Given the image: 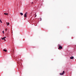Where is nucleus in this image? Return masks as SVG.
Segmentation results:
<instances>
[{"mask_svg":"<svg viewBox=\"0 0 76 76\" xmlns=\"http://www.w3.org/2000/svg\"><path fill=\"white\" fill-rule=\"evenodd\" d=\"M70 58L71 59H73V58H74V57H73V56H72Z\"/></svg>","mask_w":76,"mask_h":76,"instance_id":"nucleus-6","label":"nucleus"},{"mask_svg":"<svg viewBox=\"0 0 76 76\" xmlns=\"http://www.w3.org/2000/svg\"><path fill=\"white\" fill-rule=\"evenodd\" d=\"M33 2H32L31 3V4H33Z\"/></svg>","mask_w":76,"mask_h":76,"instance_id":"nucleus-15","label":"nucleus"},{"mask_svg":"<svg viewBox=\"0 0 76 76\" xmlns=\"http://www.w3.org/2000/svg\"><path fill=\"white\" fill-rule=\"evenodd\" d=\"M64 73V71H63V72L62 73H60V75H63Z\"/></svg>","mask_w":76,"mask_h":76,"instance_id":"nucleus-4","label":"nucleus"},{"mask_svg":"<svg viewBox=\"0 0 76 76\" xmlns=\"http://www.w3.org/2000/svg\"><path fill=\"white\" fill-rule=\"evenodd\" d=\"M6 38V37H4L2 38L1 39L2 40L4 39V41H6V39H5V38Z\"/></svg>","mask_w":76,"mask_h":76,"instance_id":"nucleus-3","label":"nucleus"},{"mask_svg":"<svg viewBox=\"0 0 76 76\" xmlns=\"http://www.w3.org/2000/svg\"><path fill=\"white\" fill-rule=\"evenodd\" d=\"M36 16H37V15H36V16H35V17H36Z\"/></svg>","mask_w":76,"mask_h":76,"instance_id":"nucleus-16","label":"nucleus"},{"mask_svg":"<svg viewBox=\"0 0 76 76\" xmlns=\"http://www.w3.org/2000/svg\"><path fill=\"white\" fill-rule=\"evenodd\" d=\"M5 32H7V28H5Z\"/></svg>","mask_w":76,"mask_h":76,"instance_id":"nucleus-8","label":"nucleus"},{"mask_svg":"<svg viewBox=\"0 0 76 76\" xmlns=\"http://www.w3.org/2000/svg\"><path fill=\"white\" fill-rule=\"evenodd\" d=\"M4 51H5V52H7V50H5V49H4L3 50Z\"/></svg>","mask_w":76,"mask_h":76,"instance_id":"nucleus-9","label":"nucleus"},{"mask_svg":"<svg viewBox=\"0 0 76 76\" xmlns=\"http://www.w3.org/2000/svg\"><path fill=\"white\" fill-rule=\"evenodd\" d=\"M0 22H1V23H2V22L1 21V20L0 19Z\"/></svg>","mask_w":76,"mask_h":76,"instance_id":"nucleus-12","label":"nucleus"},{"mask_svg":"<svg viewBox=\"0 0 76 76\" xmlns=\"http://www.w3.org/2000/svg\"><path fill=\"white\" fill-rule=\"evenodd\" d=\"M41 20H42V19H41V18H40V21H41Z\"/></svg>","mask_w":76,"mask_h":76,"instance_id":"nucleus-14","label":"nucleus"},{"mask_svg":"<svg viewBox=\"0 0 76 76\" xmlns=\"http://www.w3.org/2000/svg\"><path fill=\"white\" fill-rule=\"evenodd\" d=\"M2 33L4 34V31H2Z\"/></svg>","mask_w":76,"mask_h":76,"instance_id":"nucleus-11","label":"nucleus"},{"mask_svg":"<svg viewBox=\"0 0 76 76\" xmlns=\"http://www.w3.org/2000/svg\"><path fill=\"white\" fill-rule=\"evenodd\" d=\"M74 48H75V49H76V46L75 47H74Z\"/></svg>","mask_w":76,"mask_h":76,"instance_id":"nucleus-13","label":"nucleus"},{"mask_svg":"<svg viewBox=\"0 0 76 76\" xmlns=\"http://www.w3.org/2000/svg\"><path fill=\"white\" fill-rule=\"evenodd\" d=\"M4 15H8L9 14H8V13H4Z\"/></svg>","mask_w":76,"mask_h":76,"instance_id":"nucleus-7","label":"nucleus"},{"mask_svg":"<svg viewBox=\"0 0 76 76\" xmlns=\"http://www.w3.org/2000/svg\"><path fill=\"white\" fill-rule=\"evenodd\" d=\"M26 15H27V12H26V13L24 15V18H26Z\"/></svg>","mask_w":76,"mask_h":76,"instance_id":"nucleus-2","label":"nucleus"},{"mask_svg":"<svg viewBox=\"0 0 76 76\" xmlns=\"http://www.w3.org/2000/svg\"><path fill=\"white\" fill-rule=\"evenodd\" d=\"M20 14L21 15V16H22V15H23V14L22 13H20Z\"/></svg>","mask_w":76,"mask_h":76,"instance_id":"nucleus-10","label":"nucleus"},{"mask_svg":"<svg viewBox=\"0 0 76 76\" xmlns=\"http://www.w3.org/2000/svg\"><path fill=\"white\" fill-rule=\"evenodd\" d=\"M58 46L59 47V49H62V48H63V47H61L60 45H58Z\"/></svg>","mask_w":76,"mask_h":76,"instance_id":"nucleus-1","label":"nucleus"},{"mask_svg":"<svg viewBox=\"0 0 76 76\" xmlns=\"http://www.w3.org/2000/svg\"><path fill=\"white\" fill-rule=\"evenodd\" d=\"M6 23H7V26H8V25H9V24H10L9 23H8H8L7 22Z\"/></svg>","mask_w":76,"mask_h":76,"instance_id":"nucleus-5","label":"nucleus"}]
</instances>
